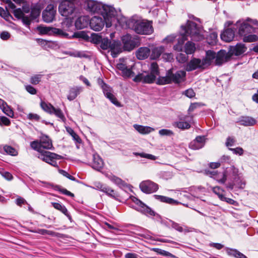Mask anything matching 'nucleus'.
<instances>
[{
  "instance_id": "f257e3e1",
  "label": "nucleus",
  "mask_w": 258,
  "mask_h": 258,
  "mask_svg": "<svg viewBox=\"0 0 258 258\" xmlns=\"http://www.w3.org/2000/svg\"><path fill=\"white\" fill-rule=\"evenodd\" d=\"M204 33L200 25L196 24L192 21L187 20L185 25L181 26L179 35H169L163 39V42L171 43L177 38V43L173 46V48L177 51H182L183 44L185 40H188V38H190L192 41H201L204 38Z\"/></svg>"
},
{
  "instance_id": "f03ea898",
  "label": "nucleus",
  "mask_w": 258,
  "mask_h": 258,
  "mask_svg": "<svg viewBox=\"0 0 258 258\" xmlns=\"http://www.w3.org/2000/svg\"><path fill=\"white\" fill-rule=\"evenodd\" d=\"M117 23L122 28L132 29L139 34L150 35L153 32L151 22L143 20L137 16L130 18L120 16L117 19Z\"/></svg>"
},
{
  "instance_id": "7ed1b4c3",
  "label": "nucleus",
  "mask_w": 258,
  "mask_h": 258,
  "mask_svg": "<svg viewBox=\"0 0 258 258\" xmlns=\"http://www.w3.org/2000/svg\"><path fill=\"white\" fill-rule=\"evenodd\" d=\"M78 4L84 7L87 11L101 15L117 16V11L112 6L94 0H78Z\"/></svg>"
},
{
  "instance_id": "20e7f679",
  "label": "nucleus",
  "mask_w": 258,
  "mask_h": 258,
  "mask_svg": "<svg viewBox=\"0 0 258 258\" xmlns=\"http://www.w3.org/2000/svg\"><path fill=\"white\" fill-rule=\"evenodd\" d=\"M41 153H39L38 157L50 165L58 167L56 160L61 159L63 157L54 153L44 151V149H51L52 147L51 141L47 137H43L40 141Z\"/></svg>"
},
{
  "instance_id": "39448f33",
  "label": "nucleus",
  "mask_w": 258,
  "mask_h": 258,
  "mask_svg": "<svg viewBox=\"0 0 258 258\" xmlns=\"http://www.w3.org/2000/svg\"><path fill=\"white\" fill-rule=\"evenodd\" d=\"M103 18L100 16H94L90 20L89 26L90 28L95 31H100L104 28L105 25L106 28L110 27L117 19L116 16H110L108 15H102Z\"/></svg>"
},
{
  "instance_id": "423d86ee",
  "label": "nucleus",
  "mask_w": 258,
  "mask_h": 258,
  "mask_svg": "<svg viewBox=\"0 0 258 258\" xmlns=\"http://www.w3.org/2000/svg\"><path fill=\"white\" fill-rule=\"evenodd\" d=\"M235 27H238V33L243 37L244 42H252L257 40V36L251 34L254 32V28L247 22L239 21L237 22Z\"/></svg>"
},
{
  "instance_id": "0eeeda50",
  "label": "nucleus",
  "mask_w": 258,
  "mask_h": 258,
  "mask_svg": "<svg viewBox=\"0 0 258 258\" xmlns=\"http://www.w3.org/2000/svg\"><path fill=\"white\" fill-rule=\"evenodd\" d=\"M186 72L184 71H178L173 74L171 70H169L165 76L159 77L158 79V84L165 85L171 83L178 84L185 80Z\"/></svg>"
},
{
  "instance_id": "6e6552de",
  "label": "nucleus",
  "mask_w": 258,
  "mask_h": 258,
  "mask_svg": "<svg viewBox=\"0 0 258 258\" xmlns=\"http://www.w3.org/2000/svg\"><path fill=\"white\" fill-rule=\"evenodd\" d=\"M74 3L78 4V0H63L58 7L60 14L65 17L73 15L76 11Z\"/></svg>"
},
{
  "instance_id": "1a4fd4ad",
  "label": "nucleus",
  "mask_w": 258,
  "mask_h": 258,
  "mask_svg": "<svg viewBox=\"0 0 258 258\" xmlns=\"http://www.w3.org/2000/svg\"><path fill=\"white\" fill-rule=\"evenodd\" d=\"M134 63L128 58H120L116 64L117 68L121 71L122 75L124 77H130L133 72L132 71Z\"/></svg>"
},
{
  "instance_id": "9d476101",
  "label": "nucleus",
  "mask_w": 258,
  "mask_h": 258,
  "mask_svg": "<svg viewBox=\"0 0 258 258\" xmlns=\"http://www.w3.org/2000/svg\"><path fill=\"white\" fill-rule=\"evenodd\" d=\"M39 33L43 35L55 34L65 38H69V35L61 29L49 26H39L37 28Z\"/></svg>"
},
{
  "instance_id": "9b49d317",
  "label": "nucleus",
  "mask_w": 258,
  "mask_h": 258,
  "mask_svg": "<svg viewBox=\"0 0 258 258\" xmlns=\"http://www.w3.org/2000/svg\"><path fill=\"white\" fill-rule=\"evenodd\" d=\"M121 40L123 44L124 49L128 51L134 49L139 42L136 37H133L128 34L122 36Z\"/></svg>"
},
{
  "instance_id": "f8f14e48",
  "label": "nucleus",
  "mask_w": 258,
  "mask_h": 258,
  "mask_svg": "<svg viewBox=\"0 0 258 258\" xmlns=\"http://www.w3.org/2000/svg\"><path fill=\"white\" fill-rule=\"evenodd\" d=\"M40 106L44 111L50 114H54L56 116L62 120H64L65 119L61 110L59 108H54L51 104L45 102H41Z\"/></svg>"
},
{
  "instance_id": "ddd939ff",
  "label": "nucleus",
  "mask_w": 258,
  "mask_h": 258,
  "mask_svg": "<svg viewBox=\"0 0 258 258\" xmlns=\"http://www.w3.org/2000/svg\"><path fill=\"white\" fill-rule=\"evenodd\" d=\"M133 202L137 206V207L135 208V209L138 211L149 217L155 216L156 215V213L153 210H152L150 207L147 206L140 200L134 198L133 199Z\"/></svg>"
},
{
  "instance_id": "4468645a",
  "label": "nucleus",
  "mask_w": 258,
  "mask_h": 258,
  "mask_svg": "<svg viewBox=\"0 0 258 258\" xmlns=\"http://www.w3.org/2000/svg\"><path fill=\"white\" fill-rule=\"evenodd\" d=\"M56 8L52 4L48 5L42 13L43 20L46 23H51L55 19Z\"/></svg>"
},
{
  "instance_id": "2eb2a0df",
  "label": "nucleus",
  "mask_w": 258,
  "mask_h": 258,
  "mask_svg": "<svg viewBox=\"0 0 258 258\" xmlns=\"http://www.w3.org/2000/svg\"><path fill=\"white\" fill-rule=\"evenodd\" d=\"M141 190L146 194H150L156 191L158 189V185L151 180H145L140 184Z\"/></svg>"
},
{
  "instance_id": "dca6fc26",
  "label": "nucleus",
  "mask_w": 258,
  "mask_h": 258,
  "mask_svg": "<svg viewBox=\"0 0 258 258\" xmlns=\"http://www.w3.org/2000/svg\"><path fill=\"white\" fill-rule=\"evenodd\" d=\"M156 78L154 75L152 73L144 72L137 75L134 79V81L136 82H142L144 83H152L154 82Z\"/></svg>"
},
{
  "instance_id": "f3484780",
  "label": "nucleus",
  "mask_w": 258,
  "mask_h": 258,
  "mask_svg": "<svg viewBox=\"0 0 258 258\" xmlns=\"http://www.w3.org/2000/svg\"><path fill=\"white\" fill-rule=\"evenodd\" d=\"M90 187L93 189L100 190L103 192L105 193L107 195L115 198L114 190L109 186L103 184L100 182L96 181L94 182L93 186H90Z\"/></svg>"
},
{
  "instance_id": "a211bd4d",
  "label": "nucleus",
  "mask_w": 258,
  "mask_h": 258,
  "mask_svg": "<svg viewBox=\"0 0 258 258\" xmlns=\"http://www.w3.org/2000/svg\"><path fill=\"white\" fill-rule=\"evenodd\" d=\"M90 187L93 189L100 190L103 192L105 193L107 195L115 198L114 190L109 186L103 184L100 182L96 181L94 182L93 186H90Z\"/></svg>"
},
{
  "instance_id": "6ab92c4d",
  "label": "nucleus",
  "mask_w": 258,
  "mask_h": 258,
  "mask_svg": "<svg viewBox=\"0 0 258 258\" xmlns=\"http://www.w3.org/2000/svg\"><path fill=\"white\" fill-rule=\"evenodd\" d=\"M101 87L103 93L106 97L116 106H120V103L118 102L114 95L112 93L111 88L105 83H103Z\"/></svg>"
},
{
  "instance_id": "aec40b11",
  "label": "nucleus",
  "mask_w": 258,
  "mask_h": 258,
  "mask_svg": "<svg viewBox=\"0 0 258 258\" xmlns=\"http://www.w3.org/2000/svg\"><path fill=\"white\" fill-rule=\"evenodd\" d=\"M197 69H205V66L203 65L202 59L194 58L190 60L186 67V70L188 72Z\"/></svg>"
},
{
  "instance_id": "412c9836",
  "label": "nucleus",
  "mask_w": 258,
  "mask_h": 258,
  "mask_svg": "<svg viewBox=\"0 0 258 258\" xmlns=\"http://www.w3.org/2000/svg\"><path fill=\"white\" fill-rule=\"evenodd\" d=\"M206 174L220 183H224L227 179V175L224 172L218 173L217 171H207Z\"/></svg>"
},
{
  "instance_id": "4be33fe9",
  "label": "nucleus",
  "mask_w": 258,
  "mask_h": 258,
  "mask_svg": "<svg viewBox=\"0 0 258 258\" xmlns=\"http://www.w3.org/2000/svg\"><path fill=\"white\" fill-rule=\"evenodd\" d=\"M230 57V54H228L225 50H221L217 53H216L215 64L217 66H220L227 61Z\"/></svg>"
},
{
  "instance_id": "5701e85b",
  "label": "nucleus",
  "mask_w": 258,
  "mask_h": 258,
  "mask_svg": "<svg viewBox=\"0 0 258 258\" xmlns=\"http://www.w3.org/2000/svg\"><path fill=\"white\" fill-rule=\"evenodd\" d=\"M204 136H198L189 144V147L192 150H199L203 148L205 144Z\"/></svg>"
},
{
  "instance_id": "b1692460",
  "label": "nucleus",
  "mask_w": 258,
  "mask_h": 258,
  "mask_svg": "<svg viewBox=\"0 0 258 258\" xmlns=\"http://www.w3.org/2000/svg\"><path fill=\"white\" fill-rule=\"evenodd\" d=\"M109 49H110L112 56L114 58L117 57V55L121 52V46L120 42L116 40L111 41Z\"/></svg>"
},
{
  "instance_id": "393cba45",
  "label": "nucleus",
  "mask_w": 258,
  "mask_h": 258,
  "mask_svg": "<svg viewBox=\"0 0 258 258\" xmlns=\"http://www.w3.org/2000/svg\"><path fill=\"white\" fill-rule=\"evenodd\" d=\"M216 58V53L212 50H208L206 51L205 57L202 59L204 66L205 69L210 66Z\"/></svg>"
},
{
  "instance_id": "a878e982",
  "label": "nucleus",
  "mask_w": 258,
  "mask_h": 258,
  "mask_svg": "<svg viewBox=\"0 0 258 258\" xmlns=\"http://www.w3.org/2000/svg\"><path fill=\"white\" fill-rule=\"evenodd\" d=\"M239 124L245 126H253L256 124V120L250 116H242L240 117L237 121Z\"/></svg>"
},
{
  "instance_id": "bb28decb",
  "label": "nucleus",
  "mask_w": 258,
  "mask_h": 258,
  "mask_svg": "<svg viewBox=\"0 0 258 258\" xmlns=\"http://www.w3.org/2000/svg\"><path fill=\"white\" fill-rule=\"evenodd\" d=\"M236 29V28L234 25L232 28H231L226 29L221 34V39L225 42L231 41L234 37L235 32L233 29Z\"/></svg>"
},
{
  "instance_id": "cd10ccee",
  "label": "nucleus",
  "mask_w": 258,
  "mask_h": 258,
  "mask_svg": "<svg viewBox=\"0 0 258 258\" xmlns=\"http://www.w3.org/2000/svg\"><path fill=\"white\" fill-rule=\"evenodd\" d=\"M246 50V48L243 44H237L236 45L230 48L229 53L230 56L232 55L237 56L244 53Z\"/></svg>"
},
{
  "instance_id": "c85d7f7f",
  "label": "nucleus",
  "mask_w": 258,
  "mask_h": 258,
  "mask_svg": "<svg viewBox=\"0 0 258 258\" xmlns=\"http://www.w3.org/2000/svg\"><path fill=\"white\" fill-rule=\"evenodd\" d=\"M103 166L104 162L102 158L98 154H94L91 164L92 167L97 171H100Z\"/></svg>"
},
{
  "instance_id": "c756f323",
  "label": "nucleus",
  "mask_w": 258,
  "mask_h": 258,
  "mask_svg": "<svg viewBox=\"0 0 258 258\" xmlns=\"http://www.w3.org/2000/svg\"><path fill=\"white\" fill-rule=\"evenodd\" d=\"M90 20L87 16H80L76 20L75 26L79 29L85 28L88 26L89 22H90Z\"/></svg>"
},
{
  "instance_id": "7c9ffc66",
  "label": "nucleus",
  "mask_w": 258,
  "mask_h": 258,
  "mask_svg": "<svg viewBox=\"0 0 258 258\" xmlns=\"http://www.w3.org/2000/svg\"><path fill=\"white\" fill-rule=\"evenodd\" d=\"M150 49L147 47H140L136 51V54L138 59L143 60L147 58L150 54Z\"/></svg>"
},
{
  "instance_id": "2f4dec72",
  "label": "nucleus",
  "mask_w": 258,
  "mask_h": 258,
  "mask_svg": "<svg viewBox=\"0 0 258 258\" xmlns=\"http://www.w3.org/2000/svg\"><path fill=\"white\" fill-rule=\"evenodd\" d=\"M83 91L82 87L76 86L70 89L67 98L70 101L74 100Z\"/></svg>"
},
{
  "instance_id": "473e14b6",
  "label": "nucleus",
  "mask_w": 258,
  "mask_h": 258,
  "mask_svg": "<svg viewBox=\"0 0 258 258\" xmlns=\"http://www.w3.org/2000/svg\"><path fill=\"white\" fill-rule=\"evenodd\" d=\"M106 176L113 183L116 184L119 187H124L127 184L121 178L112 174H106Z\"/></svg>"
},
{
  "instance_id": "72a5a7b5",
  "label": "nucleus",
  "mask_w": 258,
  "mask_h": 258,
  "mask_svg": "<svg viewBox=\"0 0 258 258\" xmlns=\"http://www.w3.org/2000/svg\"><path fill=\"white\" fill-rule=\"evenodd\" d=\"M0 108L7 115L11 117H13L14 112L13 110L5 101L1 99H0Z\"/></svg>"
},
{
  "instance_id": "f704fd0d",
  "label": "nucleus",
  "mask_w": 258,
  "mask_h": 258,
  "mask_svg": "<svg viewBox=\"0 0 258 258\" xmlns=\"http://www.w3.org/2000/svg\"><path fill=\"white\" fill-rule=\"evenodd\" d=\"M164 50L165 48L163 46L154 47L152 50L150 58L153 60L158 58L164 52Z\"/></svg>"
},
{
  "instance_id": "c9c22d12",
  "label": "nucleus",
  "mask_w": 258,
  "mask_h": 258,
  "mask_svg": "<svg viewBox=\"0 0 258 258\" xmlns=\"http://www.w3.org/2000/svg\"><path fill=\"white\" fill-rule=\"evenodd\" d=\"M134 127L140 134H148L154 131L152 127L139 124H134Z\"/></svg>"
},
{
  "instance_id": "e433bc0d",
  "label": "nucleus",
  "mask_w": 258,
  "mask_h": 258,
  "mask_svg": "<svg viewBox=\"0 0 258 258\" xmlns=\"http://www.w3.org/2000/svg\"><path fill=\"white\" fill-rule=\"evenodd\" d=\"M226 251L229 255L233 256L235 258H247L244 254L236 249L227 247L226 248Z\"/></svg>"
},
{
  "instance_id": "4c0bfd02",
  "label": "nucleus",
  "mask_w": 258,
  "mask_h": 258,
  "mask_svg": "<svg viewBox=\"0 0 258 258\" xmlns=\"http://www.w3.org/2000/svg\"><path fill=\"white\" fill-rule=\"evenodd\" d=\"M156 199L160 200L162 202L168 203L171 205H177L179 203L177 201H176L172 198L167 197L159 195H155Z\"/></svg>"
},
{
  "instance_id": "58836bf2",
  "label": "nucleus",
  "mask_w": 258,
  "mask_h": 258,
  "mask_svg": "<svg viewBox=\"0 0 258 258\" xmlns=\"http://www.w3.org/2000/svg\"><path fill=\"white\" fill-rule=\"evenodd\" d=\"M41 10V6L39 4H35L32 6L31 11V17L32 19H36L40 14Z\"/></svg>"
},
{
  "instance_id": "ea45409f",
  "label": "nucleus",
  "mask_w": 258,
  "mask_h": 258,
  "mask_svg": "<svg viewBox=\"0 0 258 258\" xmlns=\"http://www.w3.org/2000/svg\"><path fill=\"white\" fill-rule=\"evenodd\" d=\"M53 207L56 210H58L61 211L63 214H64L66 216H67L70 219H71V216L69 215V213L68 211V210L66 208V207L59 203H51Z\"/></svg>"
},
{
  "instance_id": "a19ab883",
  "label": "nucleus",
  "mask_w": 258,
  "mask_h": 258,
  "mask_svg": "<svg viewBox=\"0 0 258 258\" xmlns=\"http://www.w3.org/2000/svg\"><path fill=\"white\" fill-rule=\"evenodd\" d=\"M73 27L72 21L71 19H65L61 23V30L66 33L67 31H70Z\"/></svg>"
},
{
  "instance_id": "79ce46f5",
  "label": "nucleus",
  "mask_w": 258,
  "mask_h": 258,
  "mask_svg": "<svg viewBox=\"0 0 258 258\" xmlns=\"http://www.w3.org/2000/svg\"><path fill=\"white\" fill-rule=\"evenodd\" d=\"M196 49L195 44L191 41H187L184 46V52L187 54L193 53Z\"/></svg>"
},
{
  "instance_id": "37998d69",
  "label": "nucleus",
  "mask_w": 258,
  "mask_h": 258,
  "mask_svg": "<svg viewBox=\"0 0 258 258\" xmlns=\"http://www.w3.org/2000/svg\"><path fill=\"white\" fill-rule=\"evenodd\" d=\"M134 154L137 156H139L142 158H147L148 159L151 160H155L157 159V157L150 154H147L144 152L142 153H138V152H135L134 153Z\"/></svg>"
},
{
  "instance_id": "c03bdc74",
  "label": "nucleus",
  "mask_w": 258,
  "mask_h": 258,
  "mask_svg": "<svg viewBox=\"0 0 258 258\" xmlns=\"http://www.w3.org/2000/svg\"><path fill=\"white\" fill-rule=\"evenodd\" d=\"M64 54H68L71 56L77 57H86V55L83 52L79 51H66Z\"/></svg>"
},
{
  "instance_id": "a18cd8bd",
  "label": "nucleus",
  "mask_w": 258,
  "mask_h": 258,
  "mask_svg": "<svg viewBox=\"0 0 258 258\" xmlns=\"http://www.w3.org/2000/svg\"><path fill=\"white\" fill-rule=\"evenodd\" d=\"M111 41L107 38H104L102 39L100 42V47L102 49L106 50L109 49L110 46Z\"/></svg>"
},
{
  "instance_id": "49530a36",
  "label": "nucleus",
  "mask_w": 258,
  "mask_h": 258,
  "mask_svg": "<svg viewBox=\"0 0 258 258\" xmlns=\"http://www.w3.org/2000/svg\"><path fill=\"white\" fill-rule=\"evenodd\" d=\"M217 33L215 32H213L211 33L207 37V40L208 41V43L210 44H214L216 42V40L217 39Z\"/></svg>"
},
{
  "instance_id": "de8ad7c7",
  "label": "nucleus",
  "mask_w": 258,
  "mask_h": 258,
  "mask_svg": "<svg viewBox=\"0 0 258 258\" xmlns=\"http://www.w3.org/2000/svg\"><path fill=\"white\" fill-rule=\"evenodd\" d=\"M153 251L161 255L165 256H173V254L170 253L168 251H165L164 250L158 248H153L152 249Z\"/></svg>"
},
{
  "instance_id": "09e8293b",
  "label": "nucleus",
  "mask_w": 258,
  "mask_h": 258,
  "mask_svg": "<svg viewBox=\"0 0 258 258\" xmlns=\"http://www.w3.org/2000/svg\"><path fill=\"white\" fill-rule=\"evenodd\" d=\"M176 126L181 130L188 129L190 127L189 123L187 121H178L175 123Z\"/></svg>"
},
{
  "instance_id": "8fccbe9b",
  "label": "nucleus",
  "mask_w": 258,
  "mask_h": 258,
  "mask_svg": "<svg viewBox=\"0 0 258 258\" xmlns=\"http://www.w3.org/2000/svg\"><path fill=\"white\" fill-rule=\"evenodd\" d=\"M5 152L10 155L16 156L17 155V151L12 147L10 146H5L4 147Z\"/></svg>"
},
{
  "instance_id": "3c124183",
  "label": "nucleus",
  "mask_w": 258,
  "mask_h": 258,
  "mask_svg": "<svg viewBox=\"0 0 258 258\" xmlns=\"http://www.w3.org/2000/svg\"><path fill=\"white\" fill-rule=\"evenodd\" d=\"M212 190L214 193L218 196V198L221 200L222 198L224 196L223 195L224 190L219 186H215L213 187Z\"/></svg>"
},
{
  "instance_id": "603ef678",
  "label": "nucleus",
  "mask_w": 258,
  "mask_h": 258,
  "mask_svg": "<svg viewBox=\"0 0 258 258\" xmlns=\"http://www.w3.org/2000/svg\"><path fill=\"white\" fill-rule=\"evenodd\" d=\"M151 73L157 77L159 75L158 66L157 63L153 62L150 67Z\"/></svg>"
},
{
  "instance_id": "864d4df0",
  "label": "nucleus",
  "mask_w": 258,
  "mask_h": 258,
  "mask_svg": "<svg viewBox=\"0 0 258 258\" xmlns=\"http://www.w3.org/2000/svg\"><path fill=\"white\" fill-rule=\"evenodd\" d=\"M170 222L171 223V227L173 228H174V229H175L176 230H177L180 232H182L184 231L185 232L189 231V230H186V229L183 230V228L181 226H180V225L179 224L175 223L172 221H171Z\"/></svg>"
},
{
  "instance_id": "5fc2aeb1",
  "label": "nucleus",
  "mask_w": 258,
  "mask_h": 258,
  "mask_svg": "<svg viewBox=\"0 0 258 258\" xmlns=\"http://www.w3.org/2000/svg\"><path fill=\"white\" fill-rule=\"evenodd\" d=\"M68 132L72 136L73 139L78 143H80L81 139L80 137L77 135L75 132L71 128H67Z\"/></svg>"
},
{
  "instance_id": "6e6d98bb",
  "label": "nucleus",
  "mask_w": 258,
  "mask_h": 258,
  "mask_svg": "<svg viewBox=\"0 0 258 258\" xmlns=\"http://www.w3.org/2000/svg\"><path fill=\"white\" fill-rule=\"evenodd\" d=\"M31 147L32 149L37 151L39 153H41V149L40 148V142L33 141L31 143Z\"/></svg>"
},
{
  "instance_id": "4d7b16f0",
  "label": "nucleus",
  "mask_w": 258,
  "mask_h": 258,
  "mask_svg": "<svg viewBox=\"0 0 258 258\" xmlns=\"http://www.w3.org/2000/svg\"><path fill=\"white\" fill-rule=\"evenodd\" d=\"M159 134L161 136H171L173 135V133L172 131L167 129H162L159 130Z\"/></svg>"
},
{
  "instance_id": "13d9d810",
  "label": "nucleus",
  "mask_w": 258,
  "mask_h": 258,
  "mask_svg": "<svg viewBox=\"0 0 258 258\" xmlns=\"http://www.w3.org/2000/svg\"><path fill=\"white\" fill-rule=\"evenodd\" d=\"M41 75H36L32 76L30 79V82L34 85H36L39 83L41 78Z\"/></svg>"
},
{
  "instance_id": "bf43d9fd",
  "label": "nucleus",
  "mask_w": 258,
  "mask_h": 258,
  "mask_svg": "<svg viewBox=\"0 0 258 258\" xmlns=\"http://www.w3.org/2000/svg\"><path fill=\"white\" fill-rule=\"evenodd\" d=\"M176 59L178 62L184 63L187 60V56L186 54L180 53L177 55Z\"/></svg>"
},
{
  "instance_id": "052dcab7",
  "label": "nucleus",
  "mask_w": 258,
  "mask_h": 258,
  "mask_svg": "<svg viewBox=\"0 0 258 258\" xmlns=\"http://www.w3.org/2000/svg\"><path fill=\"white\" fill-rule=\"evenodd\" d=\"M102 38L100 35L97 34H95L92 36V41L93 43L96 44L100 43Z\"/></svg>"
},
{
  "instance_id": "680f3d73",
  "label": "nucleus",
  "mask_w": 258,
  "mask_h": 258,
  "mask_svg": "<svg viewBox=\"0 0 258 258\" xmlns=\"http://www.w3.org/2000/svg\"><path fill=\"white\" fill-rule=\"evenodd\" d=\"M59 172L62 174L63 176L66 177L67 178H68V179L71 180H73V181H76V178L71 175L70 174H69L67 171H66L65 170H62V169H59L58 170Z\"/></svg>"
},
{
  "instance_id": "e2e57ef3",
  "label": "nucleus",
  "mask_w": 258,
  "mask_h": 258,
  "mask_svg": "<svg viewBox=\"0 0 258 258\" xmlns=\"http://www.w3.org/2000/svg\"><path fill=\"white\" fill-rule=\"evenodd\" d=\"M0 16L8 20L11 16L8 12L5 11L3 8L0 7Z\"/></svg>"
},
{
  "instance_id": "0e129e2a",
  "label": "nucleus",
  "mask_w": 258,
  "mask_h": 258,
  "mask_svg": "<svg viewBox=\"0 0 258 258\" xmlns=\"http://www.w3.org/2000/svg\"><path fill=\"white\" fill-rule=\"evenodd\" d=\"M221 201H225L227 203H228L229 204H231V205H233L234 206H237L238 205V203L236 201L233 200L232 199L226 198L225 196H224L222 198Z\"/></svg>"
},
{
  "instance_id": "69168bd1",
  "label": "nucleus",
  "mask_w": 258,
  "mask_h": 258,
  "mask_svg": "<svg viewBox=\"0 0 258 258\" xmlns=\"http://www.w3.org/2000/svg\"><path fill=\"white\" fill-rule=\"evenodd\" d=\"M27 118L31 120L38 121L40 116L37 114L30 113L27 115Z\"/></svg>"
},
{
  "instance_id": "338daca9",
  "label": "nucleus",
  "mask_w": 258,
  "mask_h": 258,
  "mask_svg": "<svg viewBox=\"0 0 258 258\" xmlns=\"http://www.w3.org/2000/svg\"><path fill=\"white\" fill-rule=\"evenodd\" d=\"M14 15L16 18L21 19L24 14L20 9H17L14 10Z\"/></svg>"
},
{
  "instance_id": "774afa93",
  "label": "nucleus",
  "mask_w": 258,
  "mask_h": 258,
  "mask_svg": "<svg viewBox=\"0 0 258 258\" xmlns=\"http://www.w3.org/2000/svg\"><path fill=\"white\" fill-rule=\"evenodd\" d=\"M21 19L22 20L23 23L26 25H30L31 20L34 19H32L31 17H29L28 16H26L25 14L23 15V17H22Z\"/></svg>"
}]
</instances>
